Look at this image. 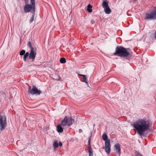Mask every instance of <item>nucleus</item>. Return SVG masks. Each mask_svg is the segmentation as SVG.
<instances>
[{"label":"nucleus","mask_w":156,"mask_h":156,"mask_svg":"<svg viewBox=\"0 0 156 156\" xmlns=\"http://www.w3.org/2000/svg\"><path fill=\"white\" fill-rule=\"evenodd\" d=\"M150 122L145 119H140L136 120L133 124V127L140 136L143 135L145 132L148 130L151 126Z\"/></svg>","instance_id":"f257e3e1"},{"label":"nucleus","mask_w":156,"mask_h":156,"mask_svg":"<svg viewBox=\"0 0 156 156\" xmlns=\"http://www.w3.org/2000/svg\"><path fill=\"white\" fill-rule=\"evenodd\" d=\"M126 50V48L122 46H117L115 49V52L113 55L120 56L129 60L132 55Z\"/></svg>","instance_id":"f03ea898"},{"label":"nucleus","mask_w":156,"mask_h":156,"mask_svg":"<svg viewBox=\"0 0 156 156\" xmlns=\"http://www.w3.org/2000/svg\"><path fill=\"white\" fill-rule=\"evenodd\" d=\"M26 5L24 7V10L25 12H30L31 13L35 12V0H30L31 5L28 4V0H24Z\"/></svg>","instance_id":"7ed1b4c3"},{"label":"nucleus","mask_w":156,"mask_h":156,"mask_svg":"<svg viewBox=\"0 0 156 156\" xmlns=\"http://www.w3.org/2000/svg\"><path fill=\"white\" fill-rule=\"evenodd\" d=\"M28 92L32 95H39L41 93V91L38 90L36 86L34 85L31 87L30 86L29 87Z\"/></svg>","instance_id":"20e7f679"},{"label":"nucleus","mask_w":156,"mask_h":156,"mask_svg":"<svg viewBox=\"0 0 156 156\" xmlns=\"http://www.w3.org/2000/svg\"><path fill=\"white\" fill-rule=\"evenodd\" d=\"M74 122V120L71 118H69L67 116H66L64 119L62 121L61 125L63 126H69Z\"/></svg>","instance_id":"39448f33"},{"label":"nucleus","mask_w":156,"mask_h":156,"mask_svg":"<svg viewBox=\"0 0 156 156\" xmlns=\"http://www.w3.org/2000/svg\"><path fill=\"white\" fill-rule=\"evenodd\" d=\"M145 19H149V20H156V10H152L150 13H146Z\"/></svg>","instance_id":"423d86ee"},{"label":"nucleus","mask_w":156,"mask_h":156,"mask_svg":"<svg viewBox=\"0 0 156 156\" xmlns=\"http://www.w3.org/2000/svg\"><path fill=\"white\" fill-rule=\"evenodd\" d=\"M7 126L6 118L5 116H2L0 119V126L1 130L4 129Z\"/></svg>","instance_id":"0eeeda50"},{"label":"nucleus","mask_w":156,"mask_h":156,"mask_svg":"<svg viewBox=\"0 0 156 156\" xmlns=\"http://www.w3.org/2000/svg\"><path fill=\"white\" fill-rule=\"evenodd\" d=\"M37 50V49L36 47H35L34 49L30 50L29 58L30 59H31L32 62L34 60L36 55Z\"/></svg>","instance_id":"6e6552de"},{"label":"nucleus","mask_w":156,"mask_h":156,"mask_svg":"<svg viewBox=\"0 0 156 156\" xmlns=\"http://www.w3.org/2000/svg\"><path fill=\"white\" fill-rule=\"evenodd\" d=\"M111 144L110 140H107L105 142V146L104 149L105 151L108 154H109L111 151Z\"/></svg>","instance_id":"1a4fd4ad"},{"label":"nucleus","mask_w":156,"mask_h":156,"mask_svg":"<svg viewBox=\"0 0 156 156\" xmlns=\"http://www.w3.org/2000/svg\"><path fill=\"white\" fill-rule=\"evenodd\" d=\"M102 6L104 8V10L106 14H109L111 12V10L109 8L108 4L106 3H103Z\"/></svg>","instance_id":"9d476101"},{"label":"nucleus","mask_w":156,"mask_h":156,"mask_svg":"<svg viewBox=\"0 0 156 156\" xmlns=\"http://www.w3.org/2000/svg\"><path fill=\"white\" fill-rule=\"evenodd\" d=\"M116 154L119 156L121 153L120 145L119 143L115 144L114 146Z\"/></svg>","instance_id":"9b49d317"},{"label":"nucleus","mask_w":156,"mask_h":156,"mask_svg":"<svg viewBox=\"0 0 156 156\" xmlns=\"http://www.w3.org/2000/svg\"><path fill=\"white\" fill-rule=\"evenodd\" d=\"M90 137H89V138L88 141V148L89 150V156H93V150L90 147Z\"/></svg>","instance_id":"f8f14e48"},{"label":"nucleus","mask_w":156,"mask_h":156,"mask_svg":"<svg viewBox=\"0 0 156 156\" xmlns=\"http://www.w3.org/2000/svg\"><path fill=\"white\" fill-rule=\"evenodd\" d=\"M57 131L58 132H62L63 131V129L61 126L58 125L57 127Z\"/></svg>","instance_id":"ddd939ff"},{"label":"nucleus","mask_w":156,"mask_h":156,"mask_svg":"<svg viewBox=\"0 0 156 156\" xmlns=\"http://www.w3.org/2000/svg\"><path fill=\"white\" fill-rule=\"evenodd\" d=\"M31 13L32 14V15L29 21V22L30 23H31L34 20V18L35 15V12H33Z\"/></svg>","instance_id":"4468645a"},{"label":"nucleus","mask_w":156,"mask_h":156,"mask_svg":"<svg viewBox=\"0 0 156 156\" xmlns=\"http://www.w3.org/2000/svg\"><path fill=\"white\" fill-rule=\"evenodd\" d=\"M80 76L82 77V78L83 80V82H84L88 84V81L87 79V78L86 76L83 74L80 75Z\"/></svg>","instance_id":"2eb2a0df"},{"label":"nucleus","mask_w":156,"mask_h":156,"mask_svg":"<svg viewBox=\"0 0 156 156\" xmlns=\"http://www.w3.org/2000/svg\"><path fill=\"white\" fill-rule=\"evenodd\" d=\"M87 7V10L88 12H91L92 11V6L90 4H89L88 5Z\"/></svg>","instance_id":"dca6fc26"},{"label":"nucleus","mask_w":156,"mask_h":156,"mask_svg":"<svg viewBox=\"0 0 156 156\" xmlns=\"http://www.w3.org/2000/svg\"><path fill=\"white\" fill-rule=\"evenodd\" d=\"M23 60L24 61L26 62L27 60L26 58H27L29 56V54L28 52H27L26 53L24 54V55H23Z\"/></svg>","instance_id":"f3484780"},{"label":"nucleus","mask_w":156,"mask_h":156,"mask_svg":"<svg viewBox=\"0 0 156 156\" xmlns=\"http://www.w3.org/2000/svg\"><path fill=\"white\" fill-rule=\"evenodd\" d=\"M108 136L105 133H104L103 134L102 136V138L103 140L106 141L107 140Z\"/></svg>","instance_id":"a211bd4d"},{"label":"nucleus","mask_w":156,"mask_h":156,"mask_svg":"<svg viewBox=\"0 0 156 156\" xmlns=\"http://www.w3.org/2000/svg\"><path fill=\"white\" fill-rule=\"evenodd\" d=\"M60 62L61 63L64 64L66 63V60L64 58H60Z\"/></svg>","instance_id":"6ab92c4d"},{"label":"nucleus","mask_w":156,"mask_h":156,"mask_svg":"<svg viewBox=\"0 0 156 156\" xmlns=\"http://www.w3.org/2000/svg\"><path fill=\"white\" fill-rule=\"evenodd\" d=\"M27 45L29 46L30 50L34 49L35 48V47H34L32 46L31 43L30 41H29L28 42Z\"/></svg>","instance_id":"aec40b11"},{"label":"nucleus","mask_w":156,"mask_h":156,"mask_svg":"<svg viewBox=\"0 0 156 156\" xmlns=\"http://www.w3.org/2000/svg\"><path fill=\"white\" fill-rule=\"evenodd\" d=\"M6 96V95L4 92H0V98L5 97Z\"/></svg>","instance_id":"412c9836"},{"label":"nucleus","mask_w":156,"mask_h":156,"mask_svg":"<svg viewBox=\"0 0 156 156\" xmlns=\"http://www.w3.org/2000/svg\"><path fill=\"white\" fill-rule=\"evenodd\" d=\"M53 146L54 147H58V144L57 141H55L53 144Z\"/></svg>","instance_id":"4be33fe9"},{"label":"nucleus","mask_w":156,"mask_h":156,"mask_svg":"<svg viewBox=\"0 0 156 156\" xmlns=\"http://www.w3.org/2000/svg\"><path fill=\"white\" fill-rule=\"evenodd\" d=\"M25 52H26V51L25 50H22L20 51V55L22 56V55H23L25 54Z\"/></svg>","instance_id":"5701e85b"},{"label":"nucleus","mask_w":156,"mask_h":156,"mask_svg":"<svg viewBox=\"0 0 156 156\" xmlns=\"http://www.w3.org/2000/svg\"><path fill=\"white\" fill-rule=\"evenodd\" d=\"M102 0V5H103V3H108V4L109 2L108 1H107V0Z\"/></svg>","instance_id":"b1692460"},{"label":"nucleus","mask_w":156,"mask_h":156,"mask_svg":"<svg viewBox=\"0 0 156 156\" xmlns=\"http://www.w3.org/2000/svg\"><path fill=\"white\" fill-rule=\"evenodd\" d=\"M62 144L61 142H60L58 144V146H59L60 147H61L62 146Z\"/></svg>","instance_id":"393cba45"},{"label":"nucleus","mask_w":156,"mask_h":156,"mask_svg":"<svg viewBox=\"0 0 156 156\" xmlns=\"http://www.w3.org/2000/svg\"><path fill=\"white\" fill-rule=\"evenodd\" d=\"M126 50H127L126 51H129V52H130V49L129 48H126Z\"/></svg>","instance_id":"a878e982"},{"label":"nucleus","mask_w":156,"mask_h":156,"mask_svg":"<svg viewBox=\"0 0 156 156\" xmlns=\"http://www.w3.org/2000/svg\"><path fill=\"white\" fill-rule=\"evenodd\" d=\"M79 132L80 133H81L83 131L81 129H80L79 130Z\"/></svg>","instance_id":"bb28decb"},{"label":"nucleus","mask_w":156,"mask_h":156,"mask_svg":"<svg viewBox=\"0 0 156 156\" xmlns=\"http://www.w3.org/2000/svg\"><path fill=\"white\" fill-rule=\"evenodd\" d=\"M154 9H153L152 10H153V11L156 10V6L154 7Z\"/></svg>","instance_id":"cd10ccee"},{"label":"nucleus","mask_w":156,"mask_h":156,"mask_svg":"<svg viewBox=\"0 0 156 156\" xmlns=\"http://www.w3.org/2000/svg\"><path fill=\"white\" fill-rule=\"evenodd\" d=\"M137 156H142L140 153H138L137 154Z\"/></svg>","instance_id":"c85d7f7f"},{"label":"nucleus","mask_w":156,"mask_h":156,"mask_svg":"<svg viewBox=\"0 0 156 156\" xmlns=\"http://www.w3.org/2000/svg\"><path fill=\"white\" fill-rule=\"evenodd\" d=\"M56 80H58V81H59V80H61L60 79V78H59L58 79H56Z\"/></svg>","instance_id":"c756f323"},{"label":"nucleus","mask_w":156,"mask_h":156,"mask_svg":"<svg viewBox=\"0 0 156 156\" xmlns=\"http://www.w3.org/2000/svg\"><path fill=\"white\" fill-rule=\"evenodd\" d=\"M154 37L156 38V31L155 32Z\"/></svg>","instance_id":"7c9ffc66"},{"label":"nucleus","mask_w":156,"mask_h":156,"mask_svg":"<svg viewBox=\"0 0 156 156\" xmlns=\"http://www.w3.org/2000/svg\"><path fill=\"white\" fill-rule=\"evenodd\" d=\"M33 66H39V65H36L35 64H34Z\"/></svg>","instance_id":"2f4dec72"},{"label":"nucleus","mask_w":156,"mask_h":156,"mask_svg":"<svg viewBox=\"0 0 156 156\" xmlns=\"http://www.w3.org/2000/svg\"><path fill=\"white\" fill-rule=\"evenodd\" d=\"M131 2H132V1H130V3H131Z\"/></svg>","instance_id":"473e14b6"},{"label":"nucleus","mask_w":156,"mask_h":156,"mask_svg":"<svg viewBox=\"0 0 156 156\" xmlns=\"http://www.w3.org/2000/svg\"><path fill=\"white\" fill-rule=\"evenodd\" d=\"M134 1H136L137 0H134Z\"/></svg>","instance_id":"72a5a7b5"}]
</instances>
